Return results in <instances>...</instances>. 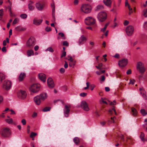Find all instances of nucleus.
I'll return each mask as SVG.
<instances>
[{
	"mask_svg": "<svg viewBox=\"0 0 147 147\" xmlns=\"http://www.w3.org/2000/svg\"><path fill=\"white\" fill-rule=\"evenodd\" d=\"M51 109V108L50 107H46L42 109V111L44 112L49 111H50Z\"/></svg>",
	"mask_w": 147,
	"mask_h": 147,
	"instance_id": "obj_35",
	"label": "nucleus"
},
{
	"mask_svg": "<svg viewBox=\"0 0 147 147\" xmlns=\"http://www.w3.org/2000/svg\"><path fill=\"white\" fill-rule=\"evenodd\" d=\"M134 30V27L132 26H129L126 29V32L128 36H131L132 35Z\"/></svg>",
	"mask_w": 147,
	"mask_h": 147,
	"instance_id": "obj_8",
	"label": "nucleus"
},
{
	"mask_svg": "<svg viewBox=\"0 0 147 147\" xmlns=\"http://www.w3.org/2000/svg\"><path fill=\"white\" fill-rule=\"evenodd\" d=\"M144 28L147 30V21L145 22L144 24Z\"/></svg>",
	"mask_w": 147,
	"mask_h": 147,
	"instance_id": "obj_48",
	"label": "nucleus"
},
{
	"mask_svg": "<svg viewBox=\"0 0 147 147\" xmlns=\"http://www.w3.org/2000/svg\"><path fill=\"white\" fill-rule=\"evenodd\" d=\"M11 82L8 80H5L3 82V85L2 88L6 90H9L11 88Z\"/></svg>",
	"mask_w": 147,
	"mask_h": 147,
	"instance_id": "obj_6",
	"label": "nucleus"
},
{
	"mask_svg": "<svg viewBox=\"0 0 147 147\" xmlns=\"http://www.w3.org/2000/svg\"><path fill=\"white\" fill-rule=\"evenodd\" d=\"M21 122L23 125H25L26 124V121L25 119H23L22 120Z\"/></svg>",
	"mask_w": 147,
	"mask_h": 147,
	"instance_id": "obj_56",
	"label": "nucleus"
},
{
	"mask_svg": "<svg viewBox=\"0 0 147 147\" xmlns=\"http://www.w3.org/2000/svg\"><path fill=\"white\" fill-rule=\"evenodd\" d=\"M38 96H40L41 100L43 101L46 99L47 97V95L46 93H42Z\"/></svg>",
	"mask_w": 147,
	"mask_h": 147,
	"instance_id": "obj_20",
	"label": "nucleus"
},
{
	"mask_svg": "<svg viewBox=\"0 0 147 147\" xmlns=\"http://www.w3.org/2000/svg\"><path fill=\"white\" fill-rule=\"evenodd\" d=\"M95 21V20L91 17H88L85 19V23L88 25H95L96 26Z\"/></svg>",
	"mask_w": 147,
	"mask_h": 147,
	"instance_id": "obj_7",
	"label": "nucleus"
},
{
	"mask_svg": "<svg viewBox=\"0 0 147 147\" xmlns=\"http://www.w3.org/2000/svg\"><path fill=\"white\" fill-rule=\"evenodd\" d=\"M80 106L84 110L86 111H88L90 110L88 104L85 101L83 100L81 102Z\"/></svg>",
	"mask_w": 147,
	"mask_h": 147,
	"instance_id": "obj_10",
	"label": "nucleus"
},
{
	"mask_svg": "<svg viewBox=\"0 0 147 147\" xmlns=\"http://www.w3.org/2000/svg\"><path fill=\"white\" fill-rule=\"evenodd\" d=\"M129 23L128 21L127 20H125L124 23V24L125 26H126Z\"/></svg>",
	"mask_w": 147,
	"mask_h": 147,
	"instance_id": "obj_57",
	"label": "nucleus"
},
{
	"mask_svg": "<svg viewBox=\"0 0 147 147\" xmlns=\"http://www.w3.org/2000/svg\"><path fill=\"white\" fill-rule=\"evenodd\" d=\"M27 54L28 57H30L31 55H34V53L33 51L32 50L29 49L27 50Z\"/></svg>",
	"mask_w": 147,
	"mask_h": 147,
	"instance_id": "obj_24",
	"label": "nucleus"
},
{
	"mask_svg": "<svg viewBox=\"0 0 147 147\" xmlns=\"http://www.w3.org/2000/svg\"><path fill=\"white\" fill-rule=\"evenodd\" d=\"M114 118H115V117H111V119L110 120H108V125H110L111 123H113L114 122Z\"/></svg>",
	"mask_w": 147,
	"mask_h": 147,
	"instance_id": "obj_32",
	"label": "nucleus"
},
{
	"mask_svg": "<svg viewBox=\"0 0 147 147\" xmlns=\"http://www.w3.org/2000/svg\"><path fill=\"white\" fill-rule=\"evenodd\" d=\"M3 9H1L0 10V20H1L2 16L3 15Z\"/></svg>",
	"mask_w": 147,
	"mask_h": 147,
	"instance_id": "obj_38",
	"label": "nucleus"
},
{
	"mask_svg": "<svg viewBox=\"0 0 147 147\" xmlns=\"http://www.w3.org/2000/svg\"><path fill=\"white\" fill-rule=\"evenodd\" d=\"M20 17L21 18L24 19L27 18V15L26 14L23 13L21 14Z\"/></svg>",
	"mask_w": 147,
	"mask_h": 147,
	"instance_id": "obj_39",
	"label": "nucleus"
},
{
	"mask_svg": "<svg viewBox=\"0 0 147 147\" xmlns=\"http://www.w3.org/2000/svg\"><path fill=\"white\" fill-rule=\"evenodd\" d=\"M106 29L107 28L104 26L103 28L101 29L100 31L102 32H105L106 31Z\"/></svg>",
	"mask_w": 147,
	"mask_h": 147,
	"instance_id": "obj_53",
	"label": "nucleus"
},
{
	"mask_svg": "<svg viewBox=\"0 0 147 147\" xmlns=\"http://www.w3.org/2000/svg\"><path fill=\"white\" fill-rule=\"evenodd\" d=\"M131 71L130 69L128 70L126 72V73L127 74H131Z\"/></svg>",
	"mask_w": 147,
	"mask_h": 147,
	"instance_id": "obj_63",
	"label": "nucleus"
},
{
	"mask_svg": "<svg viewBox=\"0 0 147 147\" xmlns=\"http://www.w3.org/2000/svg\"><path fill=\"white\" fill-rule=\"evenodd\" d=\"M46 51H48L51 52H53L54 51L53 49L51 47H49Z\"/></svg>",
	"mask_w": 147,
	"mask_h": 147,
	"instance_id": "obj_45",
	"label": "nucleus"
},
{
	"mask_svg": "<svg viewBox=\"0 0 147 147\" xmlns=\"http://www.w3.org/2000/svg\"><path fill=\"white\" fill-rule=\"evenodd\" d=\"M45 30L47 32L51 31V29L50 27L47 26L45 29Z\"/></svg>",
	"mask_w": 147,
	"mask_h": 147,
	"instance_id": "obj_44",
	"label": "nucleus"
},
{
	"mask_svg": "<svg viewBox=\"0 0 147 147\" xmlns=\"http://www.w3.org/2000/svg\"><path fill=\"white\" fill-rule=\"evenodd\" d=\"M47 82L49 87L50 88H53L54 86V84L52 79L49 78L47 80Z\"/></svg>",
	"mask_w": 147,
	"mask_h": 147,
	"instance_id": "obj_14",
	"label": "nucleus"
},
{
	"mask_svg": "<svg viewBox=\"0 0 147 147\" xmlns=\"http://www.w3.org/2000/svg\"><path fill=\"white\" fill-rule=\"evenodd\" d=\"M87 39L83 35H82L80 38L79 40V44L81 45L83 44L84 43V41H86Z\"/></svg>",
	"mask_w": 147,
	"mask_h": 147,
	"instance_id": "obj_19",
	"label": "nucleus"
},
{
	"mask_svg": "<svg viewBox=\"0 0 147 147\" xmlns=\"http://www.w3.org/2000/svg\"><path fill=\"white\" fill-rule=\"evenodd\" d=\"M131 113L133 115L136 116L137 114V111L134 108H131Z\"/></svg>",
	"mask_w": 147,
	"mask_h": 147,
	"instance_id": "obj_30",
	"label": "nucleus"
},
{
	"mask_svg": "<svg viewBox=\"0 0 147 147\" xmlns=\"http://www.w3.org/2000/svg\"><path fill=\"white\" fill-rule=\"evenodd\" d=\"M71 107L69 105H65V108L63 110L64 114L65 116L67 117L69 116V114L70 111V108Z\"/></svg>",
	"mask_w": 147,
	"mask_h": 147,
	"instance_id": "obj_12",
	"label": "nucleus"
},
{
	"mask_svg": "<svg viewBox=\"0 0 147 147\" xmlns=\"http://www.w3.org/2000/svg\"><path fill=\"white\" fill-rule=\"evenodd\" d=\"M103 3L107 7L109 8L111 7L112 0H103Z\"/></svg>",
	"mask_w": 147,
	"mask_h": 147,
	"instance_id": "obj_16",
	"label": "nucleus"
},
{
	"mask_svg": "<svg viewBox=\"0 0 147 147\" xmlns=\"http://www.w3.org/2000/svg\"><path fill=\"white\" fill-rule=\"evenodd\" d=\"M35 44L36 41L34 38L33 37H31L28 40L26 46L28 48H32Z\"/></svg>",
	"mask_w": 147,
	"mask_h": 147,
	"instance_id": "obj_3",
	"label": "nucleus"
},
{
	"mask_svg": "<svg viewBox=\"0 0 147 147\" xmlns=\"http://www.w3.org/2000/svg\"><path fill=\"white\" fill-rule=\"evenodd\" d=\"M1 134L2 137L7 138L11 135L10 131L9 128L5 127L2 129L1 131Z\"/></svg>",
	"mask_w": 147,
	"mask_h": 147,
	"instance_id": "obj_2",
	"label": "nucleus"
},
{
	"mask_svg": "<svg viewBox=\"0 0 147 147\" xmlns=\"http://www.w3.org/2000/svg\"><path fill=\"white\" fill-rule=\"evenodd\" d=\"M76 61L75 60L70 61L69 63V66L72 68H74L75 65Z\"/></svg>",
	"mask_w": 147,
	"mask_h": 147,
	"instance_id": "obj_27",
	"label": "nucleus"
},
{
	"mask_svg": "<svg viewBox=\"0 0 147 147\" xmlns=\"http://www.w3.org/2000/svg\"><path fill=\"white\" fill-rule=\"evenodd\" d=\"M64 66L65 68H67L68 67V65L67 62L66 61H65V63L64 65Z\"/></svg>",
	"mask_w": 147,
	"mask_h": 147,
	"instance_id": "obj_59",
	"label": "nucleus"
},
{
	"mask_svg": "<svg viewBox=\"0 0 147 147\" xmlns=\"http://www.w3.org/2000/svg\"><path fill=\"white\" fill-rule=\"evenodd\" d=\"M37 115V114L36 113H34L32 115V117L33 118H34L36 117Z\"/></svg>",
	"mask_w": 147,
	"mask_h": 147,
	"instance_id": "obj_64",
	"label": "nucleus"
},
{
	"mask_svg": "<svg viewBox=\"0 0 147 147\" xmlns=\"http://www.w3.org/2000/svg\"><path fill=\"white\" fill-rule=\"evenodd\" d=\"M144 67L143 64L141 62L138 63L137 65V69H138L140 68H143Z\"/></svg>",
	"mask_w": 147,
	"mask_h": 147,
	"instance_id": "obj_26",
	"label": "nucleus"
},
{
	"mask_svg": "<svg viewBox=\"0 0 147 147\" xmlns=\"http://www.w3.org/2000/svg\"><path fill=\"white\" fill-rule=\"evenodd\" d=\"M74 142L76 145L78 144L80 142V140L78 138L76 137L74 138L73 139Z\"/></svg>",
	"mask_w": 147,
	"mask_h": 147,
	"instance_id": "obj_29",
	"label": "nucleus"
},
{
	"mask_svg": "<svg viewBox=\"0 0 147 147\" xmlns=\"http://www.w3.org/2000/svg\"><path fill=\"white\" fill-rule=\"evenodd\" d=\"M60 73L61 74L63 73L65 71V69L63 68H61L59 70Z\"/></svg>",
	"mask_w": 147,
	"mask_h": 147,
	"instance_id": "obj_47",
	"label": "nucleus"
},
{
	"mask_svg": "<svg viewBox=\"0 0 147 147\" xmlns=\"http://www.w3.org/2000/svg\"><path fill=\"white\" fill-rule=\"evenodd\" d=\"M135 82V80H130L129 83L130 84H134Z\"/></svg>",
	"mask_w": 147,
	"mask_h": 147,
	"instance_id": "obj_54",
	"label": "nucleus"
},
{
	"mask_svg": "<svg viewBox=\"0 0 147 147\" xmlns=\"http://www.w3.org/2000/svg\"><path fill=\"white\" fill-rule=\"evenodd\" d=\"M36 8L39 11H42L44 8V5L40 2H37L35 4Z\"/></svg>",
	"mask_w": 147,
	"mask_h": 147,
	"instance_id": "obj_13",
	"label": "nucleus"
},
{
	"mask_svg": "<svg viewBox=\"0 0 147 147\" xmlns=\"http://www.w3.org/2000/svg\"><path fill=\"white\" fill-rule=\"evenodd\" d=\"M59 35H60L61 37H64V35L63 33L62 32H59Z\"/></svg>",
	"mask_w": 147,
	"mask_h": 147,
	"instance_id": "obj_62",
	"label": "nucleus"
},
{
	"mask_svg": "<svg viewBox=\"0 0 147 147\" xmlns=\"http://www.w3.org/2000/svg\"><path fill=\"white\" fill-rule=\"evenodd\" d=\"M42 19H38L37 18H35L33 19V24L36 25H40L42 22Z\"/></svg>",
	"mask_w": 147,
	"mask_h": 147,
	"instance_id": "obj_17",
	"label": "nucleus"
},
{
	"mask_svg": "<svg viewBox=\"0 0 147 147\" xmlns=\"http://www.w3.org/2000/svg\"><path fill=\"white\" fill-rule=\"evenodd\" d=\"M26 74L25 73L22 72L20 74L19 77V80L20 81H22L23 80L24 78L25 77Z\"/></svg>",
	"mask_w": 147,
	"mask_h": 147,
	"instance_id": "obj_22",
	"label": "nucleus"
},
{
	"mask_svg": "<svg viewBox=\"0 0 147 147\" xmlns=\"http://www.w3.org/2000/svg\"><path fill=\"white\" fill-rule=\"evenodd\" d=\"M15 29L16 31H24L26 30V28H25L22 27L20 26L16 27Z\"/></svg>",
	"mask_w": 147,
	"mask_h": 147,
	"instance_id": "obj_23",
	"label": "nucleus"
},
{
	"mask_svg": "<svg viewBox=\"0 0 147 147\" xmlns=\"http://www.w3.org/2000/svg\"><path fill=\"white\" fill-rule=\"evenodd\" d=\"M104 9V6L102 5H98L96 7V10H98L100 9Z\"/></svg>",
	"mask_w": 147,
	"mask_h": 147,
	"instance_id": "obj_36",
	"label": "nucleus"
},
{
	"mask_svg": "<svg viewBox=\"0 0 147 147\" xmlns=\"http://www.w3.org/2000/svg\"><path fill=\"white\" fill-rule=\"evenodd\" d=\"M128 63L127 59H124L120 60L118 62L119 66L121 67H123L126 66Z\"/></svg>",
	"mask_w": 147,
	"mask_h": 147,
	"instance_id": "obj_11",
	"label": "nucleus"
},
{
	"mask_svg": "<svg viewBox=\"0 0 147 147\" xmlns=\"http://www.w3.org/2000/svg\"><path fill=\"white\" fill-rule=\"evenodd\" d=\"M140 112L143 116H145L147 114V112L144 109H142L140 110Z\"/></svg>",
	"mask_w": 147,
	"mask_h": 147,
	"instance_id": "obj_34",
	"label": "nucleus"
},
{
	"mask_svg": "<svg viewBox=\"0 0 147 147\" xmlns=\"http://www.w3.org/2000/svg\"><path fill=\"white\" fill-rule=\"evenodd\" d=\"M3 97L0 95V104H1L2 103L3 101Z\"/></svg>",
	"mask_w": 147,
	"mask_h": 147,
	"instance_id": "obj_55",
	"label": "nucleus"
},
{
	"mask_svg": "<svg viewBox=\"0 0 147 147\" xmlns=\"http://www.w3.org/2000/svg\"><path fill=\"white\" fill-rule=\"evenodd\" d=\"M51 6L52 8L53 12H54L55 10V5L54 3H53L51 5Z\"/></svg>",
	"mask_w": 147,
	"mask_h": 147,
	"instance_id": "obj_42",
	"label": "nucleus"
},
{
	"mask_svg": "<svg viewBox=\"0 0 147 147\" xmlns=\"http://www.w3.org/2000/svg\"><path fill=\"white\" fill-rule=\"evenodd\" d=\"M144 134L143 132H141V134L140 136V137L141 139V140L143 142H144L146 141V140L144 138Z\"/></svg>",
	"mask_w": 147,
	"mask_h": 147,
	"instance_id": "obj_31",
	"label": "nucleus"
},
{
	"mask_svg": "<svg viewBox=\"0 0 147 147\" xmlns=\"http://www.w3.org/2000/svg\"><path fill=\"white\" fill-rule=\"evenodd\" d=\"M5 75L2 73H0V84H1L2 81L5 79Z\"/></svg>",
	"mask_w": 147,
	"mask_h": 147,
	"instance_id": "obj_25",
	"label": "nucleus"
},
{
	"mask_svg": "<svg viewBox=\"0 0 147 147\" xmlns=\"http://www.w3.org/2000/svg\"><path fill=\"white\" fill-rule=\"evenodd\" d=\"M137 69L140 73L142 74L144 73L146 71V69L145 67L143 68H140Z\"/></svg>",
	"mask_w": 147,
	"mask_h": 147,
	"instance_id": "obj_28",
	"label": "nucleus"
},
{
	"mask_svg": "<svg viewBox=\"0 0 147 147\" xmlns=\"http://www.w3.org/2000/svg\"><path fill=\"white\" fill-rule=\"evenodd\" d=\"M107 14L104 11L101 12L98 14L97 18L99 21L101 22L105 21L107 18Z\"/></svg>",
	"mask_w": 147,
	"mask_h": 147,
	"instance_id": "obj_4",
	"label": "nucleus"
},
{
	"mask_svg": "<svg viewBox=\"0 0 147 147\" xmlns=\"http://www.w3.org/2000/svg\"><path fill=\"white\" fill-rule=\"evenodd\" d=\"M38 77L41 81L44 82L46 81V77L45 74L43 73H40L38 74Z\"/></svg>",
	"mask_w": 147,
	"mask_h": 147,
	"instance_id": "obj_15",
	"label": "nucleus"
},
{
	"mask_svg": "<svg viewBox=\"0 0 147 147\" xmlns=\"http://www.w3.org/2000/svg\"><path fill=\"white\" fill-rule=\"evenodd\" d=\"M40 86L39 84H34L31 86L29 88V90L31 92L33 93H36L39 91Z\"/></svg>",
	"mask_w": 147,
	"mask_h": 147,
	"instance_id": "obj_5",
	"label": "nucleus"
},
{
	"mask_svg": "<svg viewBox=\"0 0 147 147\" xmlns=\"http://www.w3.org/2000/svg\"><path fill=\"white\" fill-rule=\"evenodd\" d=\"M125 7H128V6L130 5L128 3V1L127 0H125Z\"/></svg>",
	"mask_w": 147,
	"mask_h": 147,
	"instance_id": "obj_51",
	"label": "nucleus"
},
{
	"mask_svg": "<svg viewBox=\"0 0 147 147\" xmlns=\"http://www.w3.org/2000/svg\"><path fill=\"white\" fill-rule=\"evenodd\" d=\"M106 123V122L102 121L100 122V124L101 126H104L105 125Z\"/></svg>",
	"mask_w": 147,
	"mask_h": 147,
	"instance_id": "obj_49",
	"label": "nucleus"
},
{
	"mask_svg": "<svg viewBox=\"0 0 147 147\" xmlns=\"http://www.w3.org/2000/svg\"><path fill=\"white\" fill-rule=\"evenodd\" d=\"M33 2L32 1H30V3L28 5V7L29 10L30 11H32L33 10L35 7L33 5Z\"/></svg>",
	"mask_w": 147,
	"mask_h": 147,
	"instance_id": "obj_21",
	"label": "nucleus"
},
{
	"mask_svg": "<svg viewBox=\"0 0 147 147\" xmlns=\"http://www.w3.org/2000/svg\"><path fill=\"white\" fill-rule=\"evenodd\" d=\"M40 96H37L34 98V100L35 103L37 105H39L41 102Z\"/></svg>",
	"mask_w": 147,
	"mask_h": 147,
	"instance_id": "obj_18",
	"label": "nucleus"
},
{
	"mask_svg": "<svg viewBox=\"0 0 147 147\" xmlns=\"http://www.w3.org/2000/svg\"><path fill=\"white\" fill-rule=\"evenodd\" d=\"M2 51L3 52H6V47L5 46L3 47L2 48Z\"/></svg>",
	"mask_w": 147,
	"mask_h": 147,
	"instance_id": "obj_58",
	"label": "nucleus"
},
{
	"mask_svg": "<svg viewBox=\"0 0 147 147\" xmlns=\"http://www.w3.org/2000/svg\"><path fill=\"white\" fill-rule=\"evenodd\" d=\"M91 6L88 4H83L81 7V11L85 13H90L91 12Z\"/></svg>",
	"mask_w": 147,
	"mask_h": 147,
	"instance_id": "obj_1",
	"label": "nucleus"
},
{
	"mask_svg": "<svg viewBox=\"0 0 147 147\" xmlns=\"http://www.w3.org/2000/svg\"><path fill=\"white\" fill-rule=\"evenodd\" d=\"M37 135V134L36 133H34L33 132H32L31 133L30 137L31 138H33V137H34Z\"/></svg>",
	"mask_w": 147,
	"mask_h": 147,
	"instance_id": "obj_40",
	"label": "nucleus"
},
{
	"mask_svg": "<svg viewBox=\"0 0 147 147\" xmlns=\"http://www.w3.org/2000/svg\"><path fill=\"white\" fill-rule=\"evenodd\" d=\"M5 121L8 124H11L13 122V120L12 118L6 119L5 120Z\"/></svg>",
	"mask_w": 147,
	"mask_h": 147,
	"instance_id": "obj_33",
	"label": "nucleus"
},
{
	"mask_svg": "<svg viewBox=\"0 0 147 147\" xmlns=\"http://www.w3.org/2000/svg\"><path fill=\"white\" fill-rule=\"evenodd\" d=\"M27 131L28 133H29L30 132V126L28 125L27 127Z\"/></svg>",
	"mask_w": 147,
	"mask_h": 147,
	"instance_id": "obj_61",
	"label": "nucleus"
},
{
	"mask_svg": "<svg viewBox=\"0 0 147 147\" xmlns=\"http://www.w3.org/2000/svg\"><path fill=\"white\" fill-rule=\"evenodd\" d=\"M87 93L85 92H82L80 94V95L82 97H84L86 96Z\"/></svg>",
	"mask_w": 147,
	"mask_h": 147,
	"instance_id": "obj_43",
	"label": "nucleus"
},
{
	"mask_svg": "<svg viewBox=\"0 0 147 147\" xmlns=\"http://www.w3.org/2000/svg\"><path fill=\"white\" fill-rule=\"evenodd\" d=\"M19 21V20L17 18H15L13 20V24H15L17 23L18 21Z\"/></svg>",
	"mask_w": 147,
	"mask_h": 147,
	"instance_id": "obj_41",
	"label": "nucleus"
},
{
	"mask_svg": "<svg viewBox=\"0 0 147 147\" xmlns=\"http://www.w3.org/2000/svg\"><path fill=\"white\" fill-rule=\"evenodd\" d=\"M105 80V78L104 76H101V78L100 79V80L102 82H103Z\"/></svg>",
	"mask_w": 147,
	"mask_h": 147,
	"instance_id": "obj_50",
	"label": "nucleus"
},
{
	"mask_svg": "<svg viewBox=\"0 0 147 147\" xmlns=\"http://www.w3.org/2000/svg\"><path fill=\"white\" fill-rule=\"evenodd\" d=\"M66 54V52L65 51H64L62 53L61 55V57H64L65 56Z\"/></svg>",
	"mask_w": 147,
	"mask_h": 147,
	"instance_id": "obj_52",
	"label": "nucleus"
},
{
	"mask_svg": "<svg viewBox=\"0 0 147 147\" xmlns=\"http://www.w3.org/2000/svg\"><path fill=\"white\" fill-rule=\"evenodd\" d=\"M63 45L67 47L69 46V43L67 41H65L63 42Z\"/></svg>",
	"mask_w": 147,
	"mask_h": 147,
	"instance_id": "obj_46",
	"label": "nucleus"
},
{
	"mask_svg": "<svg viewBox=\"0 0 147 147\" xmlns=\"http://www.w3.org/2000/svg\"><path fill=\"white\" fill-rule=\"evenodd\" d=\"M27 94L26 92L23 90H20L17 93V96L18 97L21 99H24L26 97Z\"/></svg>",
	"mask_w": 147,
	"mask_h": 147,
	"instance_id": "obj_9",
	"label": "nucleus"
},
{
	"mask_svg": "<svg viewBox=\"0 0 147 147\" xmlns=\"http://www.w3.org/2000/svg\"><path fill=\"white\" fill-rule=\"evenodd\" d=\"M143 15L145 17H147V9H145L143 10Z\"/></svg>",
	"mask_w": 147,
	"mask_h": 147,
	"instance_id": "obj_37",
	"label": "nucleus"
},
{
	"mask_svg": "<svg viewBox=\"0 0 147 147\" xmlns=\"http://www.w3.org/2000/svg\"><path fill=\"white\" fill-rule=\"evenodd\" d=\"M95 113L97 117H98L100 116V115H99L98 112L97 111H96L95 112Z\"/></svg>",
	"mask_w": 147,
	"mask_h": 147,
	"instance_id": "obj_60",
	"label": "nucleus"
}]
</instances>
